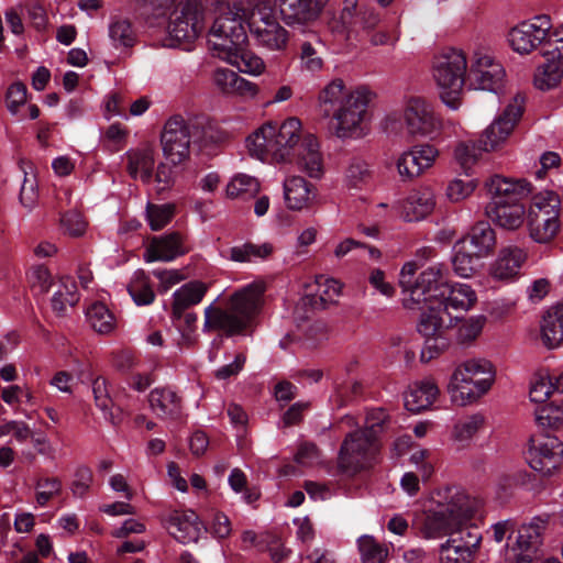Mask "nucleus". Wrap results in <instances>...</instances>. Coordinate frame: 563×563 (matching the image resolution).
<instances>
[{
    "instance_id": "f257e3e1",
    "label": "nucleus",
    "mask_w": 563,
    "mask_h": 563,
    "mask_svg": "<svg viewBox=\"0 0 563 563\" xmlns=\"http://www.w3.org/2000/svg\"><path fill=\"white\" fill-rule=\"evenodd\" d=\"M481 507V500L470 496L463 488L441 487L424 504L422 512L416 517V525L427 539L449 534L450 539H455V543L467 550L473 558L481 544L482 533L474 526L467 527V523Z\"/></svg>"
},
{
    "instance_id": "f03ea898",
    "label": "nucleus",
    "mask_w": 563,
    "mask_h": 563,
    "mask_svg": "<svg viewBox=\"0 0 563 563\" xmlns=\"http://www.w3.org/2000/svg\"><path fill=\"white\" fill-rule=\"evenodd\" d=\"M301 122L289 118L280 125L268 122L246 139L252 156L265 161L269 155L277 162L296 163L309 177L322 175V157L314 135H300Z\"/></svg>"
},
{
    "instance_id": "7ed1b4c3",
    "label": "nucleus",
    "mask_w": 563,
    "mask_h": 563,
    "mask_svg": "<svg viewBox=\"0 0 563 563\" xmlns=\"http://www.w3.org/2000/svg\"><path fill=\"white\" fill-rule=\"evenodd\" d=\"M265 288L252 283L234 291L221 303L211 302L205 308V333L219 332L222 336L249 335L254 331L261 311Z\"/></svg>"
},
{
    "instance_id": "20e7f679",
    "label": "nucleus",
    "mask_w": 563,
    "mask_h": 563,
    "mask_svg": "<svg viewBox=\"0 0 563 563\" xmlns=\"http://www.w3.org/2000/svg\"><path fill=\"white\" fill-rule=\"evenodd\" d=\"M431 247L417 251L416 260L407 262L399 275L407 309H420L422 302H442L448 292L450 269L446 264L434 261Z\"/></svg>"
},
{
    "instance_id": "39448f33",
    "label": "nucleus",
    "mask_w": 563,
    "mask_h": 563,
    "mask_svg": "<svg viewBox=\"0 0 563 563\" xmlns=\"http://www.w3.org/2000/svg\"><path fill=\"white\" fill-rule=\"evenodd\" d=\"M223 139V133L205 117L186 121L181 115H174L164 125L161 144L165 158L176 166L190 152L211 154Z\"/></svg>"
},
{
    "instance_id": "423d86ee",
    "label": "nucleus",
    "mask_w": 563,
    "mask_h": 563,
    "mask_svg": "<svg viewBox=\"0 0 563 563\" xmlns=\"http://www.w3.org/2000/svg\"><path fill=\"white\" fill-rule=\"evenodd\" d=\"M240 11L243 10H229L214 20L208 34L209 49L214 56L234 64L241 73L260 75L265 69V64L260 56L245 47L247 32Z\"/></svg>"
},
{
    "instance_id": "0eeeda50",
    "label": "nucleus",
    "mask_w": 563,
    "mask_h": 563,
    "mask_svg": "<svg viewBox=\"0 0 563 563\" xmlns=\"http://www.w3.org/2000/svg\"><path fill=\"white\" fill-rule=\"evenodd\" d=\"M495 376L493 364L485 358H470L457 364L446 386L451 402L459 407L475 404L490 390Z\"/></svg>"
},
{
    "instance_id": "6e6552de",
    "label": "nucleus",
    "mask_w": 563,
    "mask_h": 563,
    "mask_svg": "<svg viewBox=\"0 0 563 563\" xmlns=\"http://www.w3.org/2000/svg\"><path fill=\"white\" fill-rule=\"evenodd\" d=\"M468 62L462 49L446 47L432 58L431 75L441 101L450 109L460 108L461 95L467 80Z\"/></svg>"
},
{
    "instance_id": "1a4fd4ad",
    "label": "nucleus",
    "mask_w": 563,
    "mask_h": 563,
    "mask_svg": "<svg viewBox=\"0 0 563 563\" xmlns=\"http://www.w3.org/2000/svg\"><path fill=\"white\" fill-rule=\"evenodd\" d=\"M320 126L329 136L347 139L352 136V91L341 78L330 81L318 97Z\"/></svg>"
},
{
    "instance_id": "9d476101",
    "label": "nucleus",
    "mask_w": 563,
    "mask_h": 563,
    "mask_svg": "<svg viewBox=\"0 0 563 563\" xmlns=\"http://www.w3.org/2000/svg\"><path fill=\"white\" fill-rule=\"evenodd\" d=\"M389 424V415L383 408H367L363 429L354 432V473L372 468L379 459L380 434Z\"/></svg>"
},
{
    "instance_id": "9b49d317",
    "label": "nucleus",
    "mask_w": 563,
    "mask_h": 563,
    "mask_svg": "<svg viewBox=\"0 0 563 563\" xmlns=\"http://www.w3.org/2000/svg\"><path fill=\"white\" fill-rule=\"evenodd\" d=\"M530 239L539 244L551 242L561 229V199L554 191H542L532 198L527 213Z\"/></svg>"
},
{
    "instance_id": "f8f14e48",
    "label": "nucleus",
    "mask_w": 563,
    "mask_h": 563,
    "mask_svg": "<svg viewBox=\"0 0 563 563\" xmlns=\"http://www.w3.org/2000/svg\"><path fill=\"white\" fill-rule=\"evenodd\" d=\"M421 316L417 325L418 332L424 336L421 361L429 362L449 346L446 331L452 325L450 312L435 302H422Z\"/></svg>"
},
{
    "instance_id": "ddd939ff",
    "label": "nucleus",
    "mask_w": 563,
    "mask_h": 563,
    "mask_svg": "<svg viewBox=\"0 0 563 563\" xmlns=\"http://www.w3.org/2000/svg\"><path fill=\"white\" fill-rule=\"evenodd\" d=\"M548 520L534 517L531 521L517 527L504 548L507 563H533L541 555L542 536Z\"/></svg>"
},
{
    "instance_id": "4468645a",
    "label": "nucleus",
    "mask_w": 563,
    "mask_h": 563,
    "mask_svg": "<svg viewBox=\"0 0 563 563\" xmlns=\"http://www.w3.org/2000/svg\"><path fill=\"white\" fill-rule=\"evenodd\" d=\"M203 7L198 0H186L169 16L168 46L190 51L205 29Z\"/></svg>"
},
{
    "instance_id": "2eb2a0df",
    "label": "nucleus",
    "mask_w": 563,
    "mask_h": 563,
    "mask_svg": "<svg viewBox=\"0 0 563 563\" xmlns=\"http://www.w3.org/2000/svg\"><path fill=\"white\" fill-rule=\"evenodd\" d=\"M525 97L516 93L499 115L481 133L478 147L482 152L501 150L514 132L523 112Z\"/></svg>"
},
{
    "instance_id": "dca6fc26",
    "label": "nucleus",
    "mask_w": 563,
    "mask_h": 563,
    "mask_svg": "<svg viewBox=\"0 0 563 563\" xmlns=\"http://www.w3.org/2000/svg\"><path fill=\"white\" fill-rule=\"evenodd\" d=\"M405 125L410 135L438 139L445 126L454 128L453 122L444 123L433 106L421 97H410L404 108Z\"/></svg>"
},
{
    "instance_id": "f3484780",
    "label": "nucleus",
    "mask_w": 563,
    "mask_h": 563,
    "mask_svg": "<svg viewBox=\"0 0 563 563\" xmlns=\"http://www.w3.org/2000/svg\"><path fill=\"white\" fill-rule=\"evenodd\" d=\"M505 80V68L493 55L483 49L473 53L466 80L471 89L498 93L504 88Z\"/></svg>"
},
{
    "instance_id": "a211bd4d",
    "label": "nucleus",
    "mask_w": 563,
    "mask_h": 563,
    "mask_svg": "<svg viewBox=\"0 0 563 563\" xmlns=\"http://www.w3.org/2000/svg\"><path fill=\"white\" fill-rule=\"evenodd\" d=\"M246 26L258 46L269 51L286 48L288 32L277 22L271 8L253 10Z\"/></svg>"
},
{
    "instance_id": "6ab92c4d",
    "label": "nucleus",
    "mask_w": 563,
    "mask_h": 563,
    "mask_svg": "<svg viewBox=\"0 0 563 563\" xmlns=\"http://www.w3.org/2000/svg\"><path fill=\"white\" fill-rule=\"evenodd\" d=\"M551 29L552 23L548 15H537L511 27L507 41L516 53L530 54L548 42Z\"/></svg>"
},
{
    "instance_id": "aec40b11",
    "label": "nucleus",
    "mask_w": 563,
    "mask_h": 563,
    "mask_svg": "<svg viewBox=\"0 0 563 563\" xmlns=\"http://www.w3.org/2000/svg\"><path fill=\"white\" fill-rule=\"evenodd\" d=\"M563 459V442L555 435L542 434L529 440L526 460L529 466L542 474L549 475Z\"/></svg>"
},
{
    "instance_id": "412c9836",
    "label": "nucleus",
    "mask_w": 563,
    "mask_h": 563,
    "mask_svg": "<svg viewBox=\"0 0 563 563\" xmlns=\"http://www.w3.org/2000/svg\"><path fill=\"white\" fill-rule=\"evenodd\" d=\"M440 155L439 150L431 144H418L402 152L397 161L396 168L402 180H412L428 169L437 162Z\"/></svg>"
},
{
    "instance_id": "4be33fe9",
    "label": "nucleus",
    "mask_w": 563,
    "mask_h": 563,
    "mask_svg": "<svg viewBox=\"0 0 563 563\" xmlns=\"http://www.w3.org/2000/svg\"><path fill=\"white\" fill-rule=\"evenodd\" d=\"M484 187L490 197L488 205L520 202L532 191L531 184L526 179L510 178L499 174L488 177Z\"/></svg>"
},
{
    "instance_id": "5701e85b",
    "label": "nucleus",
    "mask_w": 563,
    "mask_h": 563,
    "mask_svg": "<svg viewBox=\"0 0 563 563\" xmlns=\"http://www.w3.org/2000/svg\"><path fill=\"white\" fill-rule=\"evenodd\" d=\"M376 97L369 86L354 87V141L371 134Z\"/></svg>"
},
{
    "instance_id": "b1692460",
    "label": "nucleus",
    "mask_w": 563,
    "mask_h": 563,
    "mask_svg": "<svg viewBox=\"0 0 563 563\" xmlns=\"http://www.w3.org/2000/svg\"><path fill=\"white\" fill-rule=\"evenodd\" d=\"M187 252L184 235L178 231H169L152 239L144 253V260L147 263L170 262Z\"/></svg>"
},
{
    "instance_id": "393cba45",
    "label": "nucleus",
    "mask_w": 563,
    "mask_h": 563,
    "mask_svg": "<svg viewBox=\"0 0 563 563\" xmlns=\"http://www.w3.org/2000/svg\"><path fill=\"white\" fill-rule=\"evenodd\" d=\"M325 0H278L279 12L285 24L300 27L314 21Z\"/></svg>"
},
{
    "instance_id": "a878e982",
    "label": "nucleus",
    "mask_w": 563,
    "mask_h": 563,
    "mask_svg": "<svg viewBox=\"0 0 563 563\" xmlns=\"http://www.w3.org/2000/svg\"><path fill=\"white\" fill-rule=\"evenodd\" d=\"M526 261V250L517 245L503 247L495 262L490 265V276L496 280L505 283L514 282L520 275Z\"/></svg>"
},
{
    "instance_id": "bb28decb",
    "label": "nucleus",
    "mask_w": 563,
    "mask_h": 563,
    "mask_svg": "<svg viewBox=\"0 0 563 563\" xmlns=\"http://www.w3.org/2000/svg\"><path fill=\"white\" fill-rule=\"evenodd\" d=\"M486 213L496 227L506 231H516L525 223L528 211L520 201L488 205Z\"/></svg>"
},
{
    "instance_id": "cd10ccee",
    "label": "nucleus",
    "mask_w": 563,
    "mask_h": 563,
    "mask_svg": "<svg viewBox=\"0 0 563 563\" xmlns=\"http://www.w3.org/2000/svg\"><path fill=\"white\" fill-rule=\"evenodd\" d=\"M205 522L194 510L175 511L168 520L169 533L180 543L197 542Z\"/></svg>"
},
{
    "instance_id": "c85d7f7f",
    "label": "nucleus",
    "mask_w": 563,
    "mask_h": 563,
    "mask_svg": "<svg viewBox=\"0 0 563 563\" xmlns=\"http://www.w3.org/2000/svg\"><path fill=\"white\" fill-rule=\"evenodd\" d=\"M439 387L431 378H424L409 385L405 393V407L408 411L420 412L429 409L439 396Z\"/></svg>"
},
{
    "instance_id": "c756f323",
    "label": "nucleus",
    "mask_w": 563,
    "mask_h": 563,
    "mask_svg": "<svg viewBox=\"0 0 563 563\" xmlns=\"http://www.w3.org/2000/svg\"><path fill=\"white\" fill-rule=\"evenodd\" d=\"M207 290V284L200 280L188 282L176 289L173 294L170 319H179L186 310L200 303Z\"/></svg>"
},
{
    "instance_id": "7c9ffc66",
    "label": "nucleus",
    "mask_w": 563,
    "mask_h": 563,
    "mask_svg": "<svg viewBox=\"0 0 563 563\" xmlns=\"http://www.w3.org/2000/svg\"><path fill=\"white\" fill-rule=\"evenodd\" d=\"M435 191L431 187L413 190L404 205V218L407 221H419L429 216L435 208Z\"/></svg>"
},
{
    "instance_id": "2f4dec72",
    "label": "nucleus",
    "mask_w": 563,
    "mask_h": 563,
    "mask_svg": "<svg viewBox=\"0 0 563 563\" xmlns=\"http://www.w3.org/2000/svg\"><path fill=\"white\" fill-rule=\"evenodd\" d=\"M314 186L301 176H291L284 183L285 200L289 209L301 210L316 197Z\"/></svg>"
},
{
    "instance_id": "473e14b6",
    "label": "nucleus",
    "mask_w": 563,
    "mask_h": 563,
    "mask_svg": "<svg viewBox=\"0 0 563 563\" xmlns=\"http://www.w3.org/2000/svg\"><path fill=\"white\" fill-rule=\"evenodd\" d=\"M216 86L224 93H238L244 97H254L257 86L228 68H218L213 74Z\"/></svg>"
},
{
    "instance_id": "72a5a7b5",
    "label": "nucleus",
    "mask_w": 563,
    "mask_h": 563,
    "mask_svg": "<svg viewBox=\"0 0 563 563\" xmlns=\"http://www.w3.org/2000/svg\"><path fill=\"white\" fill-rule=\"evenodd\" d=\"M541 339L549 349L559 346L563 341V302L544 313L541 321Z\"/></svg>"
},
{
    "instance_id": "f704fd0d",
    "label": "nucleus",
    "mask_w": 563,
    "mask_h": 563,
    "mask_svg": "<svg viewBox=\"0 0 563 563\" xmlns=\"http://www.w3.org/2000/svg\"><path fill=\"white\" fill-rule=\"evenodd\" d=\"M477 300V296L474 289L464 283L449 284L448 292L444 295L442 302L435 305L442 306L446 311L453 309L456 311L470 310Z\"/></svg>"
},
{
    "instance_id": "c9c22d12",
    "label": "nucleus",
    "mask_w": 563,
    "mask_h": 563,
    "mask_svg": "<svg viewBox=\"0 0 563 563\" xmlns=\"http://www.w3.org/2000/svg\"><path fill=\"white\" fill-rule=\"evenodd\" d=\"M484 426L485 417L482 413L476 412L465 416L453 426L452 439L459 448H467Z\"/></svg>"
},
{
    "instance_id": "e433bc0d",
    "label": "nucleus",
    "mask_w": 563,
    "mask_h": 563,
    "mask_svg": "<svg viewBox=\"0 0 563 563\" xmlns=\"http://www.w3.org/2000/svg\"><path fill=\"white\" fill-rule=\"evenodd\" d=\"M129 175L136 179L140 175L144 184H150L153 178L154 155L150 150H136L126 153Z\"/></svg>"
},
{
    "instance_id": "4c0bfd02",
    "label": "nucleus",
    "mask_w": 563,
    "mask_h": 563,
    "mask_svg": "<svg viewBox=\"0 0 563 563\" xmlns=\"http://www.w3.org/2000/svg\"><path fill=\"white\" fill-rule=\"evenodd\" d=\"M152 410L158 417H176L180 410V398L170 388H155L148 395Z\"/></svg>"
},
{
    "instance_id": "58836bf2",
    "label": "nucleus",
    "mask_w": 563,
    "mask_h": 563,
    "mask_svg": "<svg viewBox=\"0 0 563 563\" xmlns=\"http://www.w3.org/2000/svg\"><path fill=\"white\" fill-rule=\"evenodd\" d=\"M92 394L96 406L102 411L106 420L113 426L122 421V411H113V401L109 394L108 382L103 376H98L92 380Z\"/></svg>"
},
{
    "instance_id": "ea45409f",
    "label": "nucleus",
    "mask_w": 563,
    "mask_h": 563,
    "mask_svg": "<svg viewBox=\"0 0 563 563\" xmlns=\"http://www.w3.org/2000/svg\"><path fill=\"white\" fill-rule=\"evenodd\" d=\"M468 242L477 257L488 256L496 245L495 231L487 222L476 223L468 233Z\"/></svg>"
},
{
    "instance_id": "a19ab883",
    "label": "nucleus",
    "mask_w": 563,
    "mask_h": 563,
    "mask_svg": "<svg viewBox=\"0 0 563 563\" xmlns=\"http://www.w3.org/2000/svg\"><path fill=\"white\" fill-rule=\"evenodd\" d=\"M563 78V56L554 55L538 67L534 75V85L541 90L555 87Z\"/></svg>"
},
{
    "instance_id": "79ce46f5",
    "label": "nucleus",
    "mask_w": 563,
    "mask_h": 563,
    "mask_svg": "<svg viewBox=\"0 0 563 563\" xmlns=\"http://www.w3.org/2000/svg\"><path fill=\"white\" fill-rule=\"evenodd\" d=\"M273 253V246L269 243L257 245L251 242H246L242 245H235L225 251L223 256L228 260L238 263H247L253 260H265Z\"/></svg>"
},
{
    "instance_id": "37998d69",
    "label": "nucleus",
    "mask_w": 563,
    "mask_h": 563,
    "mask_svg": "<svg viewBox=\"0 0 563 563\" xmlns=\"http://www.w3.org/2000/svg\"><path fill=\"white\" fill-rule=\"evenodd\" d=\"M128 291L137 306H147L155 300L150 277L143 269H137L128 286Z\"/></svg>"
},
{
    "instance_id": "c03bdc74",
    "label": "nucleus",
    "mask_w": 563,
    "mask_h": 563,
    "mask_svg": "<svg viewBox=\"0 0 563 563\" xmlns=\"http://www.w3.org/2000/svg\"><path fill=\"white\" fill-rule=\"evenodd\" d=\"M321 287L323 289L319 294H307L302 298L303 307L311 310L324 309L328 302L334 301V298L340 295L342 288L341 284L333 278L325 279Z\"/></svg>"
},
{
    "instance_id": "a18cd8bd",
    "label": "nucleus",
    "mask_w": 563,
    "mask_h": 563,
    "mask_svg": "<svg viewBox=\"0 0 563 563\" xmlns=\"http://www.w3.org/2000/svg\"><path fill=\"white\" fill-rule=\"evenodd\" d=\"M466 240H460L454 246V254L452 257V266L454 273L462 278L471 277L476 271L477 257L474 252H466Z\"/></svg>"
},
{
    "instance_id": "49530a36",
    "label": "nucleus",
    "mask_w": 563,
    "mask_h": 563,
    "mask_svg": "<svg viewBox=\"0 0 563 563\" xmlns=\"http://www.w3.org/2000/svg\"><path fill=\"white\" fill-rule=\"evenodd\" d=\"M109 37L115 47H131L135 41L132 23L129 19L113 16L109 25Z\"/></svg>"
},
{
    "instance_id": "de8ad7c7",
    "label": "nucleus",
    "mask_w": 563,
    "mask_h": 563,
    "mask_svg": "<svg viewBox=\"0 0 563 563\" xmlns=\"http://www.w3.org/2000/svg\"><path fill=\"white\" fill-rule=\"evenodd\" d=\"M478 143L474 142H459L453 151V157L456 164L461 167L466 176H470L473 170V166L479 158Z\"/></svg>"
},
{
    "instance_id": "09e8293b",
    "label": "nucleus",
    "mask_w": 563,
    "mask_h": 563,
    "mask_svg": "<svg viewBox=\"0 0 563 563\" xmlns=\"http://www.w3.org/2000/svg\"><path fill=\"white\" fill-rule=\"evenodd\" d=\"M87 318L99 333H109L114 328V316L102 302L92 303L87 310Z\"/></svg>"
},
{
    "instance_id": "8fccbe9b",
    "label": "nucleus",
    "mask_w": 563,
    "mask_h": 563,
    "mask_svg": "<svg viewBox=\"0 0 563 563\" xmlns=\"http://www.w3.org/2000/svg\"><path fill=\"white\" fill-rule=\"evenodd\" d=\"M176 207L174 203L154 205L146 207V219L153 231H159L166 227L174 218Z\"/></svg>"
},
{
    "instance_id": "3c124183",
    "label": "nucleus",
    "mask_w": 563,
    "mask_h": 563,
    "mask_svg": "<svg viewBox=\"0 0 563 563\" xmlns=\"http://www.w3.org/2000/svg\"><path fill=\"white\" fill-rule=\"evenodd\" d=\"M358 551L361 563H384L388 550L368 536H363L358 540Z\"/></svg>"
},
{
    "instance_id": "603ef678",
    "label": "nucleus",
    "mask_w": 563,
    "mask_h": 563,
    "mask_svg": "<svg viewBox=\"0 0 563 563\" xmlns=\"http://www.w3.org/2000/svg\"><path fill=\"white\" fill-rule=\"evenodd\" d=\"M298 333L295 336L303 339L305 342L314 347L327 338V325L321 320L310 321L309 317L297 325Z\"/></svg>"
},
{
    "instance_id": "864d4df0",
    "label": "nucleus",
    "mask_w": 563,
    "mask_h": 563,
    "mask_svg": "<svg viewBox=\"0 0 563 563\" xmlns=\"http://www.w3.org/2000/svg\"><path fill=\"white\" fill-rule=\"evenodd\" d=\"M477 186L478 183L476 179L455 177L449 181L445 196L451 202H460L471 197Z\"/></svg>"
},
{
    "instance_id": "5fc2aeb1",
    "label": "nucleus",
    "mask_w": 563,
    "mask_h": 563,
    "mask_svg": "<svg viewBox=\"0 0 563 563\" xmlns=\"http://www.w3.org/2000/svg\"><path fill=\"white\" fill-rule=\"evenodd\" d=\"M175 0H136V10L146 20L163 18L174 5Z\"/></svg>"
},
{
    "instance_id": "6e6d98bb",
    "label": "nucleus",
    "mask_w": 563,
    "mask_h": 563,
    "mask_svg": "<svg viewBox=\"0 0 563 563\" xmlns=\"http://www.w3.org/2000/svg\"><path fill=\"white\" fill-rule=\"evenodd\" d=\"M352 430H349L344 434V440L339 451L338 463L334 472V476H339L341 479H349L352 477Z\"/></svg>"
},
{
    "instance_id": "4d7b16f0",
    "label": "nucleus",
    "mask_w": 563,
    "mask_h": 563,
    "mask_svg": "<svg viewBox=\"0 0 563 563\" xmlns=\"http://www.w3.org/2000/svg\"><path fill=\"white\" fill-rule=\"evenodd\" d=\"M258 181L249 175H236L227 186V196L236 198L242 195L253 196L258 191Z\"/></svg>"
},
{
    "instance_id": "13d9d810",
    "label": "nucleus",
    "mask_w": 563,
    "mask_h": 563,
    "mask_svg": "<svg viewBox=\"0 0 563 563\" xmlns=\"http://www.w3.org/2000/svg\"><path fill=\"white\" fill-rule=\"evenodd\" d=\"M472 556L467 550L460 548L455 543V539H448L446 542L440 547V562L441 563H470Z\"/></svg>"
},
{
    "instance_id": "bf43d9fd",
    "label": "nucleus",
    "mask_w": 563,
    "mask_h": 563,
    "mask_svg": "<svg viewBox=\"0 0 563 563\" xmlns=\"http://www.w3.org/2000/svg\"><path fill=\"white\" fill-rule=\"evenodd\" d=\"M299 57L301 67L311 74H316L323 68L324 62L310 42H303L301 44Z\"/></svg>"
},
{
    "instance_id": "052dcab7",
    "label": "nucleus",
    "mask_w": 563,
    "mask_h": 563,
    "mask_svg": "<svg viewBox=\"0 0 563 563\" xmlns=\"http://www.w3.org/2000/svg\"><path fill=\"white\" fill-rule=\"evenodd\" d=\"M485 317L475 316L462 322L457 330V339L461 343H470L474 341L483 331Z\"/></svg>"
},
{
    "instance_id": "680f3d73",
    "label": "nucleus",
    "mask_w": 563,
    "mask_h": 563,
    "mask_svg": "<svg viewBox=\"0 0 563 563\" xmlns=\"http://www.w3.org/2000/svg\"><path fill=\"white\" fill-rule=\"evenodd\" d=\"M553 389H555V383H552L548 376H537L530 385V400L536 404H542L548 400Z\"/></svg>"
},
{
    "instance_id": "e2e57ef3",
    "label": "nucleus",
    "mask_w": 563,
    "mask_h": 563,
    "mask_svg": "<svg viewBox=\"0 0 563 563\" xmlns=\"http://www.w3.org/2000/svg\"><path fill=\"white\" fill-rule=\"evenodd\" d=\"M27 88L22 81L11 84L5 93V104L11 114L15 115L19 108L26 102Z\"/></svg>"
},
{
    "instance_id": "0e129e2a",
    "label": "nucleus",
    "mask_w": 563,
    "mask_h": 563,
    "mask_svg": "<svg viewBox=\"0 0 563 563\" xmlns=\"http://www.w3.org/2000/svg\"><path fill=\"white\" fill-rule=\"evenodd\" d=\"M30 283L32 288L37 289L40 295L48 292L52 286L51 272L44 265L33 267L30 273Z\"/></svg>"
},
{
    "instance_id": "69168bd1",
    "label": "nucleus",
    "mask_w": 563,
    "mask_h": 563,
    "mask_svg": "<svg viewBox=\"0 0 563 563\" xmlns=\"http://www.w3.org/2000/svg\"><path fill=\"white\" fill-rule=\"evenodd\" d=\"M536 418L543 427L558 428L563 421V411L560 407L549 405L538 409Z\"/></svg>"
},
{
    "instance_id": "338daca9",
    "label": "nucleus",
    "mask_w": 563,
    "mask_h": 563,
    "mask_svg": "<svg viewBox=\"0 0 563 563\" xmlns=\"http://www.w3.org/2000/svg\"><path fill=\"white\" fill-rule=\"evenodd\" d=\"M62 227L73 236L81 235L86 230V222L82 216L75 210L66 211L60 217Z\"/></svg>"
},
{
    "instance_id": "774afa93",
    "label": "nucleus",
    "mask_w": 563,
    "mask_h": 563,
    "mask_svg": "<svg viewBox=\"0 0 563 563\" xmlns=\"http://www.w3.org/2000/svg\"><path fill=\"white\" fill-rule=\"evenodd\" d=\"M197 320V313L188 310H186L179 319H172L174 325L180 332L181 338L189 343L196 331Z\"/></svg>"
}]
</instances>
